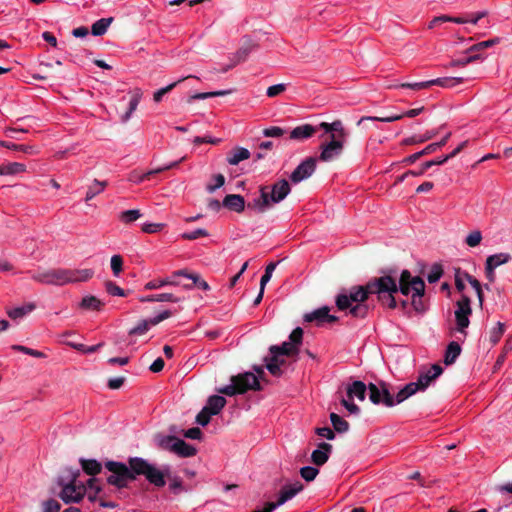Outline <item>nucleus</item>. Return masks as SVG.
<instances>
[{"instance_id": "nucleus-1", "label": "nucleus", "mask_w": 512, "mask_h": 512, "mask_svg": "<svg viewBox=\"0 0 512 512\" xmlns=\"http://www.w3.org/2000/svg\"><path fill=\"white\" fill-rule=\"evenodd\" d=\"M396 291V279L386 275L375 278L365 286H355L349 290H343L336 297V306L339 310L349 309V313L353 317L364 318L368 313V305L365 304L368 295H377L383 305L394 309L397 306L394 298Z\"/></svg>"}, {"instance_id": "nucleus-2", "label": "nucleus", "mask_w": 512, "mask_h": 512, "mask_svg": "<svg viewBox=\"0 0 512 512\" xmlns=\"http://www.w3.org/2000/svg\"><path fill=\"white\" fill-rule=\"evenodd\" d=\"M319 127L323 130L320 138L324 139L325 135H328V138L319 146L320 154L318 159L322 162H331L338 159L343 153L348 137V132L344 128L342 121L335 120L332 123L321 122Z\"/></svg>"}, {"instance_id": "nucleus-3", "label": "nucleus", "mask_w": 512, "mask_h": 512, "mask_svg": "<svg viewBox=\"0 0 512 512\" xmlns=\"http://www.w3.org/2000/svg\"><path fill=\"white\" fill-rule=\"evenodd\" d=\"M94 275V270L51 268L38 270L31 275V278L41 284L63 286L79 282H86Z\"/></svg>"}, {"instance_id": "nucleus-4", "label": "nucleus", "mask_w": 512, "mask_h": 512, "mask_svg": "<svg viewBox=\"0 0 512 512\" xmlns=\"http://www.w3.org/2000/svg\"><path fill=\"white\" fill-rule=\"evenodd\" d=\"M80 470L65 469L59 475L57 484L60 488L59 498L65 503H79L86 494L87 487L93 489L96 479L90 478L85 484L80 480Z\"/></svg>"}, {"instance_id": "nucleus-5", "label": "nucleus", "mask_w": 512, "mask_h": 512, "mask_svg": "<svg viewBox=\"0 0 512 512\" xmlns=\"http://www.w3.org/2000/svg\"><path fill=\"white\" fill-rule=\"evenodd\" d=\"M291 192V187L286 179L276 181L271 187H262L260 197L254 199L253 207L259 212H265L273 205L283 201Z\"/></svg>"}, {"instance_id": "nucleus-6", "label": "nucleus", "mask_w": 512, "mask_h": 512, "mask_svg": "<svg viewBox=\"0 0 512 512\" xmlns=\"http://www.w3.org/2000/svg\"><path fill=\"white\" fill-rule=\"evenodd\" d=\"M129 463L136 476H144L150 484L156 487H163L166 484L165 479L170 478L171 467L169 465H163L161 468H158L139 457L131 458Z\"/></svg>"}, {"instance_id": "nucleus-7", "label": "nucleus", "mask_w": 512, "mask_h": 512, "mask_svg": "<svg viewBox=\"0 0 512 512\" xmlns=\"http://www.w3.org/2000/svg\"><path fill=\"white\" fill-rule=\"evenodd\" d=\"M442 372L443 368L438 364H433L431 367L421 370L417 381L410 382L399 390V400L405 401L417 392L425 391Z\"/></svg>"}, {"instance_id": "nucleus-8", "label": "nucleus", "mask_w": 512, "mask_h": 512, "mask_svg": "<svg viewBox=\"0 0 512 512\" xmlns=\"http://www.w3.org/2000/svg\"><path fill=\"white\" fill-rule=\"evenodd\" d=\"M260 384L255 374L246 372L231 378V384L218 389V392L227 396L245 393L248 390H259Z\"/></svg>"}, {"instance_id": "nucleus-9", "label": "nucleus", "mask_w": 512, "mask_h": 512, "mask_svg": "<svg viewBox=\"0 0 512 512\" xmlns=\"http://www.w3.org/2000/svg\"><path fill=\"white\" fill-rule=\"evenodd\" d=\"M106 468L111 472V475L107 478V482L118 488L125 487L130 481L136 478V473L130 465L128 467L120 462L109 461L106 463Z\"/></svg>"}, {"instance_id": "nucleus-10", "label": "nucleus", "mask_w": 512, "mask_h": 512, "mask_svg": "<svg viewBox=\"0 0 512 512\" xmlns=\"http://www.w3.org/2000/svg\"><path fill=\"white\" fill-rule=\"evenodd\" d=\"M368 389L369 399L373 404L393 407L403 402L399 400V392L393 397L385 382H379L378 384L370 383Z\"/></svg>"}, {"instance_id": "nucleus-11", "label": "nucleus", "mask_w": 512, "mask_h": 512, "mask_svg": "<svg viewBox=\"0 0 512 512\" xmlns=\"http://www.w3.org/2000/svg\"><path fill=\"white\" fill-rule=\"evenodd\" d=\"M397 285V293L398 291L401 294L408 296L412 294L420 295L425 292V282L419 276H412L408 270H403L399 277Z\"/></svg>"}, {"instance_id": "nucleus-12", "label": "nucleus", "mask_w": 512, "mask_h": 512, "mask_svg": "<svg viewBox=\"0 0 512 512\" xmlns=\"http://www.w3.org/2000/svg\"><path fill=\"white\" fill-rule=\"evenodd\" d=\"M303 330L297 327L292 331L289 336L288 342H283L279 346H271L270 354H277L279 356H289L298 353L299 346L302 342Z\"/></svg>"}, {"instance_id": "nucleus-13", "label": "nucleus", "mask_w": 512, "mask_h": 512, "mask_svg": "<svg viewBox=\"0 0 512 512\" xmlns=\"http://www.w3.org/2000/svg\"><path fill=\"white\" fill-rule=\"evenodd\" d=\"M471 313L472 309L470 299L467 296H462L461 299L456 302V309L454 312L456 328L460 333H465V329L468 328Z\"/></svg>"}, {"instance_id": "nucleus-14", "label": "nucleus", "mask_w": 512, "mask_h": 512, "mask_svg": "<svg viewBox=\"0 0 512 512\" xmlns=\"http://www.w3.org/2000/svg\"><path fill=\"white\" fill-rule=\"evenodd\" d=\"M304 489V485L300 481H294L292 483L285 484L279 491L278 499L276 502H268L273 511L284 505L289 500L293 499Z\"/></svg>"}, {"instance_id": "nucleus-15", "label": "nucleus", "mask_w": 512, "mask_h": 512, "mask_svg": "<svg viewBox=\"0 0 512 512\" xmlns=\"http://www.w3.org/2000/svg\"><path fill=\"white\" fill-rule=\"evenodd\" d=\"M316 161L314 157H308L302 161L290 175L292 183L297 184L309 178L316 169Z\"/></svg>"}, {"instance_id": "nucleus-16", "label": "nucleus", "mask_w": 512, "mask_h": 512, "mask_svg": "<svg viewBox=\"0 0 512 512\" xmlns=\"http://www.w3.org/2000/svg\"><path fill=\"white\" fill-rule=\"evenodd\" d=\"M330 308L328 306H323L318 308L310 313H306L304 315L305 322H315L317 325H322L323 323H332L337 320V317L331 315Z\"/></svg>"}, {"instance_id": "nucleus-17", "label": "nucleus", "mask_w": 512, "mask_h": 512, "mask_svg": "<svg viewBox=\"0 0 512 512\" xmlns=\"http://www.w3.org/2000/svg\"><path fill=\"white\" fill-rule=\"evenodd\" d=\"M319 130H321L319 124L316 126L311 124H302L296 126L290 131L289 138L296 141H304L313 137Z\"/></svg>"}, {"instance_id": "nucleus-18", "label": "nucleus", "mask_w": 512, "mask_h": 512, "mask_svg": "<svg viewBox=\"0 0 512 512\" xmlns=\"http://www.w3.org/2000/svg\"><path fill=\"white\" fill-rule=\"evenodd\" d=\"M332 452V445L326 442H322L319 444L318 448L315 449L311 454V461L317 465H324Z\"/></svg>"}, {"instance_id": "nucleus-19", "label": "nucleus", "mask_w": 512, "mask_h": 512, "mask_svg": "<svg viewBox=\"0 0 512 512\" xmlns=\"http://www.w3.org/2000/svg\"><path fill=\"white\" fill-rule=\"evenodd\" d=\"M367 387L362 381H354L347 387V399L363 401L366 397Z\"/></svg>"}, {"instance_id": "nucleus-20", "label": "nucleus", "mask_w": 512, "mask_h": 512, "mask_svg": "<svg viewBox=\"0 0 512 512\" xmlns=\"http://www.w3.org/2000/svg\"><path fill=\"white\" fill-rule=\"evenodd\" d=\"M223 206L239 213L245 208V200L241 195L230 194L223 199Z\"/></svg>"}, {"instance_id": "nucleus-21", "label": "nucleus", "mask_w": 512, "mask_h": 512, "mask_svg": "<svg viewBox=\"0 0 512 512\" xmlns=\"http://www.w3.org/2000/svg\"><path fill=\"white\" fill-rule=\"evenodd\" d=\"M172 452L180 457H191L196 454L197 450L194 446L178 438L172 446Z\"/></svg>"}, {"instance_id": "nucleus-22", "label": "nucleus", "mask_w": 512, "mask_h": 512, "mask_svg": "<svg viewBox=\"0 0 512 512\" xmlns=\"http://www.w3.org/2000/svg\"><path fill=\"white\" fill-rule=\"evenodd\" d=\"M225 405L226 399L223 396L213 395L208 398L204 407L214 416L219 414Z\"/></svg>"}, {"instance_id": "nucleus-23", "label": "nucleus", "mask_w": 512, "mask_h": 512, "mask_svg": "<svg viewBox=\"0 0 512 512\" xmlns=\"http://www.w3.org/2000/svg\"><path fill=\"white\" fill-rule=\"evenodd\" d=\"M141 302H172V303H178L181 301V298L175 296L172 293H160V294H153V295H147L140 298Z\"/></svg>"}, {"instance_id": "nucleus-24", "label": "nucleus", "mask_w": 512, "mask_h": 512, "mask_svg": "<svg viewBox=\"0 0 512 512\" xmlns=\"http://www.w3.org/2000/svg\"><path fill=\"white\" fill-rule=\"evenodd\" d=\"M179 282L176 279H173L172 276H168L165 278L154 279L147 282L144 286L145 290H156L162 288L164 286H178Z\"/></svg>"}, {"instance_id": "nucleus-25", "label": "nucleus", "mask_w": 512, "mask_h": 512, "mask_svg": "<svg viewBox=\"0 0 512 512\" xmlns=\"http://www.w3.org/2000/svg\"><path fill=\"white\" fill-rule=\"evenodd\" d=\"M511 260V255L509 253H497L487 257L485 265L489 267V269H496L497 267L508 263Z\"/></svg>"}, {"instance_id": "nucleus-26", "label": "nucleus", "mask_w": 512, "mask_h": 512, "mask_svg": "<svg viewBox=\"0 0 512 512\" xmlns=\"http://www.w3.org/2000/svg\"><path fill=\"white\" fill-rule=\"evenodd\" d=\"M35 307L36 306L34 303H27L23 306H19V307H15V308L7 310V314L11 319L17 320V319H21L24 316H26L27 314L31 313L35 309Z\"/></svg>"}, {"instance_id": "nucleus-27", "label": "nucleus", "mask_w": 512, "mask_h": 512, "mask_svg": "<svg viewBox=\"0 0 512 512\" xmlns=\"http://www.w3.org/2000/svg\"><path fill=\"white\" fill-rule=\"evenodd\" d=\"M104 303L95 296L88 295L83 297L79 306L84 310L99 311L103 307Z\"/></svg>"}, {"instance_id": "nucleus-28", "label": "nucleus", "mask_w": 512, "mask_h": 512, "mask_svg": "<svg viewBox=\"0 0 512 512\" xmlns=\"http://www.w3.org/2000/svg\"><path fill=\"white\" fill-rule=\"evenodd\" d=\"M249 157L250 152L248 149L244 147H237L231 152L227 161L230 165H238L241 161L249 159Z\"/></svg>"}, {"instance_id": "nucleus-29", "label": "nucleus", "mask_w": 512, "mask_h": 512, "mask_svg": "<svg viewBox=\"0 0 512 512\" xmlns=\"http://www.w3.org/2000/svg\"><path fill=\"white\" fill-rule=\"evenodd\" d=\"M460 353H461V346L455 341L450 342L449 345L447 346L446 352H445V358H444L445 364L446 365L453 364L456 361V359L458 358V356L460 355Z\"/></svg>"}, {"instance_id": "nucleus-30", "label": "nucleus", "mask_w": 512, "mask_h": 512, "mask_svg": "<svg viewBox=\"0 0 512 512\" xmlns=\"http://www.w3.org/2000/svg\"><path fill=\"white\" fill-rule=\"evenodd\" d=\"M26 171V166L23 163L11 162L0 165V175H16Z\"/></svg>"}, {"instance_id": "nucleus-31", "label": "nucleus", "mask_w": 512, "mask_h": 512, "mask_svg": "<svg viewBox=\"0 0 512 512\" xmlns=\"http://www.w3.org/2000/svg\"><path fill=\"white\" fill-rule=\"evenodd\" d=\"M106 186H107V182L106 181H100V180L95 179L93 181V183L87 189L86 196H85V201L89 202L95 196H97L100 193H102L105 190Z\"/></svg>"}, {"instance_id": "nucleus-32", "label": "nucleus", "mask_w": 512, "mask_h": 512, "mask_svg": "<svg viewBox=\"0 0 512 512\" xmlns=\"http://www.w3.org/2000/svg\"><path fill=\"white\" fill-rule=\"evenodd\" d=\"M81 467L85 473L94 476L100 473L101 464L94 459H80Z\"/></svg>"}, {"instance_id": "nucleus-33", "label": "nucleus", "mask_w": 512, "mask_h": 512, "mask_svg": "<svg viewBox=\"0 0 512 512\" xmlns=\"http://www.w3.org/2000/svg\"><path fill=\"white\" fill-rule=\"evenodd\" d=\"M500 41H501V39L499 37H495L493 39L481 41V42L476 43V44L472 45L471 47H469L466 50V53L467 54H477V52H479V51H482V50L490 48V47H492V46H494L496 44H499Z\"/></svg>"}, {"instance_id": "nucleus-34", "label": "nucleus", "mask_w": 512, "mask_h": 512, "mask_svg": "<svg viewBox=\"0 0 512 512\" xmlns=\"http://www.w3.org/2000/svg\"><path fill=\"white\" fill-rule=\"evenodd\" d=\"M112 22V18H101L93 23L91 32L94 36H102L106 33Z\"/></svg>"}, {"instance_id": "nucleus-35", "label": "nucleus", "mask_w": 512, "mask_h": 512, "mask_svg": "<svg viewBox=\"0 0 512 512\" xmlns=\"http://www.w3.org/2000/svg\"><path fill=\"white\" fill-rule=\"evenodd\" d=\"M253 47H254V45L250 42L247 43L246 45L241 46L235 53L234 58L232 60L233 62L230 67H233V66L237 65L238 63L244 61L248 57V55L251 53V51L253 50Z\"/></svg>"}, {"instance_id": "nucleus-36", "label": "nucleus", "mask_w": 512, "mask_h": 512, "mask_svg": "<svg viewBox=\"0 0 512 512\" xmlns=\"http://www.w3.org/2000/svg\"><path fill=\"white\" fill-rule=\"evenodd\" d=\"M118 217L122 223L130 224V223L137 221L139 218H141L142 213L138 209H130V210L122 211Z\"/></svg>"}, {"instance_id": "nucleus-37", "label": "nucleus", "mask_w": 512, "mask_h": 512, "mask_svg": "<svg viewBox=\"0 0 512 512\" xmlns=\"http://www.w3.org/2000/svg\"><path fill=\"white\" fill-rule=\"evenodd\" d=\"M464 81L462 77H446V78H437L432 80L433 85H439L445 88H452Z\"/></svg>"}, {"instance_id": "nucleus-38", "label": "nucleus", "mask_w": 512, "mask_h": 512, "mask_svg": "<svg viewBox=\"0 0 512 512\" xmlns=\"http://www.w3.org/2000/svg\"><path fill=\"white\" fill-rule=\"evenodd\" d=\"M141 97H142V92L140 89H136L133 91L131 99L129 101L128 111L126 112L125 116L123 117L124 121H127L130 118V116L132 115V113L137 109L138 104L141 100Z\"/></svg>"}, {"instance_id": "nucleus-39", "label": "nucleus", "mask_w": 512, "mask_h": 512, "mask_svg": "<svg viewBox=\"0 0 512 512\" xmlns=\"http://www.w3.org/2000/svg\"><path fill=\"white\" fill-rule=\"evenodd\" d=\"M0 146L5 147L10 150L21 151L26 154L36 153L35 147L31 146V145H19V144H15L13 142L0 141Z\"/></svg>"}, {"instance_id": "nucleus-40", "label": "nucleus", "mask_w": 512, "mask_h": 512, "mask_svg": "<svg viewBox=\"0 0 512 512\" xmlns=\"http://www.w3.org/2000/svg\"><path fill=\"white\" fill-rule=\"evenodd\" d=\"M270 355V358L266 359V368L273 376H280L282 374V369L279 366V355Z\"/></svg>"}, {"instance_id": "nucleus-41", "label": "nucleus", "mask_w": 512, "mask_h": 512, "mask_svg": "<svg viewBox=\"0 0 512 512\" xmlns=\"http://www.w3.org/2000/svg\"><path fill=\"white\" fill-rule=\"evenodd\" d=\"M330 420H331V423H332L335 431H337L339 433H344V432L348 431V429H349L348 422L346 420H344L342 417H340L338 414L331 413Z\"/></svg>"}, {"instance_id": "nucleus-42", "label": "nucleus", "mask_w": 512, "mask_h": 512, "mask_svg": "<svg viewBox=\"0 0 512 512\" xmlns=\"http://www.w3.org/2000/svg\"><path fill=\"white\" fill-rule=\"evenodd\" d=\"M436 149H435V146L431 143L429 145H427L424 149H422L421 151H418L408 157H406L404 160H403V163L405 164H412L414 163L416 160H418L420 157L424 156V155H428V154H431L433 152H435Z\"/></svg>"}, {"instance_id": "nucleus-43", "label": "nucleus", "mask_w": 512, "mask_h": 512, "mask_svg": "<svg viewBox=\"0 0 512 512\" xmlns=\"http://www.w3.org/2000/svg\"><path fill=\"white\" fill-rule=\"evenodd\" d=\"M153 326L149 319L141 320L135 327L129 330V335H144Z\"/></svg>"}, {"instance_id": "nucleus-44", "label": "nucleus", "mask_w": 512, "mask_h": 512, "mask_svg": "<svg viewBox=\"0 0 512 512\" xmlns=\"http://www.w3.org/2000/svg\"><path fill=\"white\" fill-rule=\"evenodd\" d=\"M480 58L481 56L479 54H469L466 57L451 60L449 67H464Z\"/></svg>"}, {"instance_id": "nucleus-45", "label": "nucleus", "mask_w": 512, "mask_h": 512, "mask_svg": "<svg viewBox=\"0 0 512 512\" xmlns=\"http://www.w3.org/2000/svg\"><path fill=\"white\" fill-rule=\"evenodd\" d=\"M404 117L403 113L402 114H391L389 116H385V117H372V116H365V117H362L359 121H358V125H360L362 122L366 121V120H371V121H381V122H386V123H390V122H394V121H397V120H400Z\"/></svg>"}, {"instance_id": "nucleus-46", "label": "nucleus", "mask_w": 512, "mask_h": 512, "mask_svg": "<svg viewBox=\"0 0 512 512\" xmlns=\"http://www.w3.org/2000/svg\"><path fill=\"white\" fill-rule=\"evenodd\" d=\"M177 437L164 435L157 437V444L160 448L172 452V446L177 441Z\"/></svg>"}, {"instance_id": "nucleus-47", "label": "nucleus", "mask_w": 512, "mask_h": 512, "mask_svg": "<svg viewBox=\"0 0 512 512\" xmlns=\"http://www.w3.org/2000/svg\"><path fill=\"white\" fill-rule=\"evenodd\" d=\"M319 474V469L312 466H304L300 469V475L301 477L307 481L311 482L313 481L317 475Z\"/></svg>"}, {"instance_id": "nucleus-48", "label": "nucleus", "mask_w": 512, "mask_h": 512, "mask_svg": "<svg viewBox=\"0 0 512 512\" xmlns=\"http://www.w3.org/2000/svg\"><path fill=\"white\" fill-rule=\"evenodd\" d=\"M11 348L15 351L22 352L24 354L30 355L35 358H45L46 357V355L43 352L34 350L32 348H29V347H26L23 345L15 344V345H12Z\"/></svg>"}, {"instance_id": "nucleus-49", "label": "nucleus", "mask_w": 512, "mask_h": 512, "mask_svg": "<svg viewBox=\"0 0 512 512\" xmlns=\"http://www.w3.org/2000/svg\"><path fill=\"white\" fill-rule=\"evenodd\" d=\"M185 79L184 78H180L178 81L176 82H173L163 88H160L159 90L155 91L154 94H153V99L155 102H160L163 98V96L165 94H167L168 92H170L173 88H175L177 86L178 83L182 82L183 80Z\"/></svg>"}, {"instance_id": "nucleus-50", "label": "nucleus", "mask_w": 512, "mask_h": 512, "mask_svg": "<svg viewBox=\"0 0 512 512\" xmlns=\"http://www.w3.org/2000/svg\"><path fill=\"white\" fill-rule=\"evenodd\" d=\"M505 331L504 324L501 322H498L490 331V342L492 344L498 343V341L501 339L503 333Z\"/></svg>"}, {"instance_id": "nucleus-51", "label": "nucleus", "mask_w": 512, "mask_h": 512, "mask_svg": "<svg viewBox=\"0 0 512 512\" xmlns=\"http://www.w3.org/2000/svg\"><path fill=\"white\" fill-rule=\"evenodd\" d=\"M228 93H229V91H225V90L214 91V92L196 93V94L190 96L188 101L192 102L194 100H204V99L211 98V97L224 96V95H227Z\"/></svg>"}, {"instance_id": "nucleus-52", "label": "nucleus", "mask_w": 512, "mask_h": 512, "mask_svg": "<svg viewBox=\"0 0 512 512\" xmlns=\"http://www.w3.org/2000/svg\"><path fill=\"white\" fill-rule=\"evenodd\" d=\"M111 270L115 277H118L123 270V258L120 255H113L110 260Z\"/></svg>"}, {"instance_id": "nucleus-53", "label": "nucleus", "mask_w": 512, "mask_h": 512, "mask_svg": "<svg viewBox=\"0 0 512 512\" xmlns=\"http://www.w3.org/2000/svg\"><path fill=\"white\" fill-rule=\"evenodd\" d=\"M482 241V233L479 230H474L470 232L465 239V243L469 247H476L478 246Z\"/></svg>"}, {"instance_id": "nucleus-54", "label": "nucleus", "mask_w": 512, "mask_h": 512, "mask_svg": "<svg viewBox=\"0 0 512 512\" xmlns=\"http://www.w3.org/2000/svg\"><path fill=\"white\" fill-rule=\"evenodd\" d=\"M167 479L170 482L169 488L173 493L178 494V493H181L182 491H184V488L182 485V480L180 477L170 474V478H167Z\"/></svg>"}, {"instance_id": "nucleus-55", "label": "nucleus", "mask_w": 512, "mask_h": 512, "mask_svg": "<svg viewBox=\"0 0 512 512\" xmlns=\"http://www.w3.org/2000/svg\"><path fill=\"white\" fill-rule=\"evenodd\" d=\"M206 236H208L207 230H205L203 228H198V229H195L193 231L184 232L181 235V238H183L185 240H195V239H198L200 237H206Z\"/></svg>"}, {"instance_id": "nucleus-56", "label": "nucleus", "mask_w": 512, "mask_h": 512, "mask_svg": "<svg viewBox=\"0 0 512 512\" xmlns=\"http://www.w3.org/2000/svg\"><path fill=\"white\" fill-rule=\"evenodd\" d=\"M423 295L424 294H420V295L412 294L411 295L412 296V306L415 309V311L419 312V313H423L427 309L426 304L423 300Z\"/></svg>"}, {"instance_id": "nucleus-57", "label": "nucleus", "mask_w": 512, "mask_h": 512, "mask_svg": "<svg viewBox=\"0 0 512 512\" xmlns=\"http://www.w3.org/2000/svg\"><path fill=\"white\" fill-rule=\"evenodd\" d=\"M106 291L112 296L124 297L126 296L125 291L112 281L106 283Z\"/></svg>"}, {"instance_id": "nucleus-58", "label": "nucleus", "mask_w": 512, "mask_h": 512, "mask_svg": "<svg viewBox=\"0 0 512 512\" xmlns=\"http://www.w3.org/2000/svg\"><path fill=\"white\" fill-rule=\"evenodd\" d=\"M286 88H287V85L284 83L272 85L267 88L266 95L270 98L276 97L279 94L283 93L286 90Z\"/></svg>"}, {"instance_id": "nucleus-59", "label": "nucleus", "mask_w": 512, "mask_h": 512, "mask_svg": "<svg viewBox=\"0 0 512 512\" xmlns=\"http://www.w3.org/2000/svg\"><path fill=\"white\" fill-rule=\"evenodd\" d=\"M466 279L469 282V284L475 289L478 299H479V303H480V305H482L483 293H482V288H481L480 282L476 278H474L468 274H466Z\"/></svg>"}, {"instance_id": "nucleus-60", "label": "nucleus", "mask_w": 512, "mask_h": 512, "mask_svg": "<svg viewBox=\"0 0 512 512\" xmlns=\"http://www.w3.org/2000/svg\"><path fill=\"white\" fill-rule=\"evenodd\" d=\"M225 183V177L222 174H216L213 176V184L207 185V191L213 193L218 188L222 187Z\"/></svg>"}, {"instance_id": "nucleus-61", "label": "nucleus", "mask_w": 512, "mask_h": 512, "mask_svg": "<svg viewBox=\"0 0 512 512\" xmlns=\"http://www.w3.org/2000/svg\"><path fill=\"white\" fill-rule=\"evenodd\" d=\"M443 270L439 265H435L430 270L427 279L429 283H436L442 277Z\"/></svg>"}, {"instance_id": "nucleus-62", "label": "nucleus", "mask_w": 512, "mask_h": 512, "mask_svg": "<svg viewBox=\"0 0 512 512\" xmlns=\"http://www.w3.org/2000/svg\"><path fill=\"white\" fill-rule=\"evenodd\" d=\"M285 133V130L281 127L272 126L269 128H266L263 130V135L265 137H273V138H279L283 136Z\"/></svg>"}, {"instance_id": "nucleus-63", "label": "nucleus", "mask_w": 512, "mask_h": 512, "mask_svg": "<svg viewBox=\"0 0 512 512\" xmlns=\"http://www.w3.org/2000/svg\"><path fill=\"white\" fill-rule=\"evenodd\" d=\"M212 416L213 415L210 414V412L206 410L205 407H203L202 410L196 416V422L201 426H206L209 423Z\"/></svg>"}, {"instance_id": "nucleus-64", "label": "nucleus", "mask_w": 512, "mask_h": 512, "mask_svg": "<svg viewBox=\"0 0 512 512\" xmlns=\"http://www.w3.org/2000/svg\"><path fill=\"white\" fill-rule=\"evenodd\" d=\"M61 505L54 499H49L44 502L43 512H59Z\"/></svg>"}]
</instances>
